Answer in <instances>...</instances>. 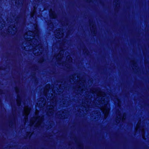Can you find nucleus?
<instances>
[{
  "label": "nucleus",
  "mask_w": 149,
  "mask_h": 149,
  "mask_svg": "<svg viewBox=\"0 0 149 149\" xmlns=\"http://www.w3.org/2000/svg\"><path fill=\"white\" fill-rule=\"evenodd\" d=\"M21 98L20 96L17 95V104L18 106H19L21 104Z\"/></svg>",
  "instance_id": "1"
},
{
  "label": "nucleus",
  "mask_w": 149,
  "mask_h": 149,
  "mask_svg": "<svg viewBox=\"0 0 149 149\" xmlns=\"http://www.w3.org/2000/svg\"><path fill=\"white\" fill-rule=\"evenodd\" d=\"M133 64L134 65L135 64H136V63L134 62H133Z\"/></svg>",
  "instance_id": "6"
},
{
  "label": "nucleus",
  "mask_w": 149,
  "mask_h": 149,
  "mask_svg": "<svg viewBox=\"0 0 149 149\" xmlns=\"http://www.w3.org/2000/svg\"><path fill=\"white\" fill-rule=\"evenodd\" d=\"M34 74L32 75V76L33 77H34Z\"/></svg>",
  "instance_id": "12"
},
{
  "label": "nucleus",
  "mask_w": 149,
  "mask_h": 149,
  "mask_svg": "<svg viewBox=\"0 0 149 149\" xmlns=\"http://www.w3.org/2000/svg\"><path fill=\"white\" fill-rule=\"evenodd\" d=\"M3 91L1 89H0V93H2Z\"/></svg>",
  "instance_id": "5"
},
{
  "label": "nucleus",
  "mask_w": 149,
  "mask_h": 149,
  "mask_svg": "<svg viewBox=\"0 0 149 149\" xmlns=\"http://www.w3.org/2000/svg\"><path fill=\"white\" fill-rule=\"evenodd\" d=\"M28 136V134H26V136Z\"/></svg>",
  "instance_id": "11"
},
{
  "label": "nucleus",
  "mask_w": 149,
  "mask_h": 149,
  "mask_svg": "<svg viewBox=\"0 0 149 149\" xmlns=\"http://www.w3.org/2000/svg\"><path fill=\"white\" fill-rule=\"evenodd\" d=\"M55 15V14L54 12L49 13V16L50 18L53 17Z\"/></svg>",
  "instance_id": "2"
},
{
  "label": "nucleus",
  "mask_w": 149,
  "mask_h": 149,
  "mask_svg": "<svg viewBox=\"0 0 149 149\" xmlns=\"http://www.w3.org/2000/svg\"><path fill=\"white\" fill-rule=\"evenodd\" d=\"M89 52L88 50H86L85 53H86L87 55H88V54L89 53Z\"/></svg>",
  "instance_id": "4"
},
{
  "label": "nucleus",
  "mask_w": 149,
  "mask_h": 149,
  "mask_svg": "<svg viewBox=\"0 0 149 149\" xmlns=\"http://www.w3.org/2000/svg\"><path fill=\"white\" fill-rule=\"evenodd\" d=\"M118 121V119H116V121Z\"/></svg>",
  "instance_id": "10"
},
{
  "label": "nucleus",
  "mask_w": 149,
  "mask_h": 149,
  "mask_svg": "<svg viewBox=\"0 0 149 149\" xmlns=\"http://www.w3.org/2000/svg\"><path fill=\"white\" fill-rule=\"evenodd\" d=\"M36 80H36V79H35V81H36Z\"/></svg>",
  "instance_id": "8"
},
{
  "label": "nucleus",
  "mask_w": 149,
  "mask_h": 149,
  "mask_svg": "<svg viewBox=\"0 0 149 149\" xmlns=\"http://www.w3.org/2000/svg\"><path fill=\"white\" fill-rule=\"evenodd\" d=\"M8 32L9 33V32H11V31H8Z\"/></svg>",
  "instance_id": "13"
},
{
  "label": "nucleus",
  "mask_w": 149,
  "mask_h": 149,
  "mask_svg": "<svg viewBox=\"0 0 149 149\" xmlns=\"http://www.w3.org/2000/svg\"><path fill=\"white\" fill-rule=\"evenodd\" d=\"M15 90L16 93H17V91H19V88H18L17 87H15Z\"/></svg>",
  "instance_id": "3"
},
{
  "label": "nucleus",
  "mask_w": 149,
  "mask_h": 149,
  "mask_svg": "<svg viewBox=\"0 0 149 149\" xmlns=\"http://www.w3.org/2000/svg\"><path fill=\"white\" fill-rule=\"evenodd\" d=\"M43 61V60H40V61L41 62H42Z\"/></svg>",
  "instance_id": "7"
},
{
  "label": "nucleus",
  "mask_w": 149,
  "mask_h": 149,
  "mask_svg": "<svg viewBox=\"0 0 149 149\" xmlns=\"http://www.w3.org/2000/svg\"><path fill=\"white\" fill-rule=\"evenodd\" d=\"M36 65H34V67H34V68H35V67H36Z\"/></svg>",
  "instance_id": "9"
}]
</instances>
